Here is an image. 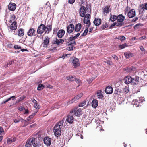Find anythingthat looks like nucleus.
<instances>
[{
  "mask_svg": "<svg viewBox=\"0 0 147 147\" xmlns=\"http://www.w3.org/2000/svg\"><path fill=\"white\" fill-rule=\"evenodd\" d=\"M86 10V7L84 6H82L80 9L79 13L81 16L84 17L83 20L84 23L87 24V27H89L91 25V23L90 22V16L89 14H87L85 15Z\"/></svg>",
  "mask_w": 147,
  "mask_h": 147,
  "instance_id": "1",
  "label": "nucleus"
},
{
  "mask_svg": "<svg viewBox=\"0 0 147 147\" xmlns=\"http://www.w3.org/2000/svg\"><path fill=\"white\" fill-rule=\"evenodd\" d=\"M64 121V119H63L58 122L54 127V134L57 137L59 136L61 134V128L63 126Z\"/></svg>",
  "mask_w": 147,
  "mask_h": 147,
  "instance_id": "2",
  "label": "nucleus"
},
{
  "mask_svg": "<svg viewBox=\"0 0 147 147\" xmlns=\"http://www.w3.org/2000/svg\"><path fill=\"white\" fill-rule=\"evenodd\" d=\"M36 138H32L27 140L25 146L26 147H39V144L35 141Z\"/></svg>",
  "mask_w": 147,
  "mask_h": 147,
  "instance_id": "3",
  "label": "nucleus"
},
{
  "mask_svg": "<svg viewBox=\"0 0 147 147\" xmlns=\"http://www.w3.org/2000/svg\"><path fill=\"white\" fill-rule=\"evenodd\" d=\"M71 62L73 63V65L75 68L79 66L80 65V62H79V59L76 58H71L70 60Z\"/></svg>",
  "mask_w": 147,
  "mask_h": 147,
  "instance_id": "4",
  "label": "nucleus"
},
{
  "mask_svg": "<svg viewBox=\"0 0 147 147\" xmlns=\"http://www.w3.org/2000/svg\"><path fill=\"white\" fill-rule=\"evenodd\" d=\"M65 40L67 45H71L72 44L75 45V40L73 39L72 37L65 38Z\"/></svg>",
  "mask_w": 147,
  "mask_h": 147,
  "instance_id": "5",
  "label": "nucleus"
},
{
  "mask_svg": "<svg viewBox=\"0 0 147 147\" xmlns=\"http://www.w3.org/2000/svg\"><path fill=\"white\" fill-rule=\"evenodd\" d=\"M45 25L41 24L38 27L37 32L38 34H41L45 32Z\"/></svg>",
  "mask_w": 147,
  "mask_h": 147,
  "instance_id": "6",
  "label": "nucleus"
},
{
  "mask_svg": "<svg viewBox=\"0 0 147 147\" xmlns=\"http://www.w3.org/2000/svg\"><path fill=\"white\" fill-rule=\"evenodd\" d=\"M27 34L29 36L32 37L36 35V31L34 28H30L27 31Z\"/></svg>",
  "mask_w": 147,
  "mask_h": 147,
  "instance_id": "7",
  "label": "nucleus"
},
{
  "mask_svg": "<svg viewBox=\"0 0 147 147\" xmlns=\"http://www.w3.org/2000/svg\"><path fill=\"white\" fill-rule=\"evenodd\" d=\"M132 77L129 76L125 77L123 80V82L126 84H129L132 82Z\"/></svg>",
  "mask_w": 147,
  "mask_h": 147,
  "instance_id": "8",
  "label": "nucleus"
},
{
  "mask_svg": "<svg viewBox=\"0 0 147 147\" xmlns=\"http://www.w3.org/2000/svg\"><path fill=\"white\" fill-rule=\"evenodd\" d=\"M75 30L74 26L73 24L69 25L67 28V32L69 34L71 33Z\"/></svg>",
  "mask_w": 147,
  "mask_h": 147,
  "instance_id": "9",
  "label": "nucleus"
},
{
  "mask_svg": "<svg viewBox=\"0 0 147 147\" xmlns=\"http://www.w3.org/2000/svg\"><path fill=\"white\" fill-rule=\"evenodd\" d=\"M44 144L47 146H49L51 144V139L49 137H45L44 138Z\"/></svg>",
  "mask_w": 147,
  "mask_h": 147,
  "instance_id": "10",
  "label": "nucleus"
},
{
  "mask_svg": "<svg viewBox=\"0 0 147 147\" xmlns=\"http://www.w3.org/2000/svg\"><path fill=\"white\" fill-rule=\"evenodd\" d=\"M113 91L112 87L110 86L106 87L105 89V92L107 94H112Z\"/></svg>",
  "mask_w": 147,
  "mask_h": 147,
  "instance_id": "11",
  "label": "nucleus"
},
{
  "mask_svg": "<svg viewBox=\"0 0 147 147\" xmlns=\"http://www.w3.org/2000/svg\"><path fill=\"white\" fill-rule=\"evenodd\" d=\"M16 8V4L13 3H10L8 5V9L9 10L14 11Z\"/></svg>",
  "mask_w": 147,
  "mask_h": 147,
  "instance_id": "12",
  "label": "nucleus"
},
{
  "mask_svg": "<svg viewBox=\"0 0 147 147\" xmlns=\"http://www.w3.org/2000/svg\"><path fill=\"white\" fill-rule=\"evenodd\" d=\"M52 30V26L48 24L47 26H45V33L48 34L49 32L51 31Z\"/></svg>",
  "mask_w": 147,
  "mask_h": 147,
  "instance_id": "13",
  "label": "nucleus"
},
{
  "mask_svg": "<svg viewBox=\"0 0 147 147\" xmlns=\"http://www.w3.org/2000/svg\"><path fill=\"white\" fill-rule=\"evenodd\" d=\"M135 16V12L134 9H132L128 13V16L129 18H132Z\"/></svg>",
  "mask_w": 147,
  "mask_h": 147,
  "instance_id": "14",
  "label": "nucleus"
},
{
  "mask_svg": "<svg viewBox=\"0 0 147 147\" xmlns=\"http://www.w3.org/2000/svg\"><path fill=\"white\" fill-rule=\"evenodd\" d=\"M125 19V17L122 14H119L117 16V20L118 22H123Z\"/></svg>",
  "mask_w": 147,
  "mask_h": 147,
  "instance_id": "15",
  "label": "nucleus"
},
{
  "mask_svg": "<svg viewBox=\"0 0 147 147\" xmlns=\"http://www.w3.org/2000/svg\"><path fill=\"white\" fill-rule=\"evenodd\" d=\"M65 33V31L62 29L60 30L57 32V35L58 37L61 38L64 35Z\"/></svg>",
  "mask_w": 147,
  "mask_h": 147,
  "instance_id": "16",
  "label": "nucleus"
},
{
  "mask_svg": "<svg viewBox=\"0 0 147 147\" xmlns=\"http://www.w3.org/2000/svg\"><path fill=\"white\" fill-rule=\"evenodd\" d=\"M74 118L73 116L69 115L67 116L66 121L69 123H72L74 121Z\"/></svg>",
  "mask_w": 147,
  "mask_h": 147,
  "instance_id": "17",
  "label": "nucleus"
},
{
  "mask_svg": "<svg viewBox=\"0 0 147 147\" xmlns=\"http://www.w3.org/2000/svg\"><path fill=\"white\" fill-rule=\"evenodd\" d=\"M93 22L95 25L98 26L101 24V20L100 18H97L95 19Z\"/></svg>",
  "mask_w": 147,
  "mask_h": 147,
  "instance_id": "18",
  "label": "nucleus"
},
{
  "mask_svg": "<svg viewBox=\"0 0 147 147\" xmlns=\"http://www.w3.org/2000/svg\"><path fill=\"white\" fill-rule=\"evenodd\" d=\"M64 41V40L62 39H58L57 38L56 39V40L53 41V44H56L58 45L60 44H63Z\"/></svg>",
  "mask_w": 147,
  "mask_h": 147,
  "instance_id": "19",
  "label": "nucleus"
},
{
  "mask_svg": "<svg viewBox=\"0 0 147 147\" xmlns=\"http://www.w3.org/2000/svg\"><path fill=\"white\" fill-rule=\"evenodd\" d=\"M74 115H75L79 117L82 114V110L80 108H79L76 110L74 111Z\"/></svg>",
  "mask_w": 147,
  "mask_h": 147,
  "instance_id": "20",
  "label": "nucleus"
},
{
  "mask_svg": "<svg viewBox=\"0 0 147 147\" xmlns=\"http://www.w3.org/2000/svg\"><path fill=\"white\" fill-rule=\"evenodd\" d=\"M140 11L143 12L144 10H147V2L145 5H141L140 6Z\"/></svg>",
  "mask_w": 147,
  "mask_h": 147,
  "instance_id": "21",
  "label": "nucleus"
},
{
  "mask_svg": "<svg viewBox=\"0 0 147 147\" xmlns=\"http://www.w3.org/2000/svg\"><path fill=\"white\" fill-rule=\"evenodd\" d=\"M82 27L81 24L80 23L77 24L74 27L75 31L78 32L79 31Z\"/></svg>",
  "mask_w": 147,
  "mask_h": 147,
  "instance_id": "22",
  "label": "nucleus"
},
{
  "mask_svg": "<svg viewBox=\"0 0 147 147\" xmlns=\"http://www.w3.org/2000/svg\"><path fill=\"white\" fill-rule=\"evenodd\" d=\"M102 93V90H98L97 92V96L100 99H102L103 97Z\"/></svg>",
  "mask_w": 147,
  "mask_h": 147,
  "instance_id": "23",
  "label": "nucleus"
},
{
  "mask_svg": "<svg viewBox=\"0 0 147 147\" xmlns=\"http://www.w3.org/2000/svg\"><path fill=\"white\" fill-rule=\"evenodd\" d=\"M98 103L97 100L96 99H94L92 103V105L93 107L96 108L98 105Z\"/></svg>",
  "mask_w": 147,
  "mask_h": 147,
  "instance_id": "24",
  "label": "nucleus"
},
{
  "mask_svg": "<svg viewBox=\"0 0 147 147\" xmlns=\"http://www.w3.org/2000/svg\"><path fill=\"white\" fill-rule=\"evenodd\" d=\"M123 93V91L118 88L115 89L114 91V94H115L121 95Z\"/></svg>",
  "mask_w": 147,
  "mask_h": 147,
  "instance_id": "25",
  "label": "nucleus"
},
{
  "mask_svg": "<svg viewBox=\"0 0 147 147\" xmlns=\"http://www.w3.org/2000/svg\"><path fill=\"white\" fill-rule=\"evenodd\" d=\"M24 29L21 28L18 31V34L20 36H22L24 35Z\"/></svg>",
  "mask_w": 147,
  "mask_h": 147,
  "instance_id": "26",
  "label": "nucleus"
},
{
  "mask_svg": "<svg viewBox=\"0 0 147 147\" xmlns=\"http://www.w3.org/2000/svg\"><path fill=\"white\" fill-rule=\"evenodd\" d=\"M16 22L13 21L10 26V29L12 30H16L17 29Z\"/></svg>",
  "mask_w": 147,
  "mask_h": 147,
  "instance_id": "27",
  "label": "nucleus"
},
{
  "mask_svg": "<svg viewBox=\"0 0 147 147\" xmlns=\"http://www.w3.org/2000/svg\"><path fill=\"white\" fill-rule=\"evenodd\" d=\"M49 38L48 36L45 37V40H44L43 43L46 47H47L49 44Z\"/></svg>",
  "mask_w": 147,
  "mask_h": 147,
  "instance_id": "28",
  "label": "nucleus"
},
{
  "mask_svg": "<svg viewBox=\"0 0 147 147\" xmlns=\"http://www.w3.org/2000/svg\"><path fill=\"white\" fill-rule=\"evenodd\" d=\"M110 20L112 22H114L117 20V16L115 15H112L110 14Z\"/></svg>",
  "mask_w": 147,
  "mask_h": 147,
  "instance_id": "29",
  "label": "nucleus"
},
{
  "mask_svg": "<svg viewBox=\"0 0 147 147\" xmlns=\"http://www.w3.org/2000/svg\"><path fill=\"white\" fill-rule=\"evenodd\" d=\"M124 55L126 58L127 59L131 57L133 55V53L129 52H125L124 53Z\"/></svg>",
  "mask_w": 147,
  "mask_h": 147,
  "instance_id": "30",
  "label": "nucleus"
},
{
  "mask_svg": "<svg viewBox=\"0 0 147 147\" xmlns=\"http://www.w3.org/2000/svg\"><path fill=\"white\" fill-rule=\"evenodd\" d=\"M36 113H34L32 114L31 115L29 116L28 118L26 119L25 120L26 122H27L29 121H30L31 119H32L34 116L35 115Z\"/></svg>",
  "mask_w": 147,
  "mask_h": 147,
  "instance_id": "31",
  "label": "nucleus"
},
{
  "mask_svg": "<svg viewBox=\"0 0 147 147\" xmlns=\"http://www.w3.org/2000/svg\"><path fill=\"white\" fill-rule=\"evenodd\" d=\"M109 6H106L103 9V12L105 13H109V11L110 10V9H109Z\"/></svg>",
  "mask_w": 147,
  "mask_h": 147,
  "instance_id": "32",
  "label": "nucleus"
},
{
  "mask_svg": "<svg viewBox=\"0 0 147 147\" xmlns=\"http://www.w3.org/2000/svg\"><path fill=\"white\" fill-rule=\"evenodd\" d=\"M86 27L87 28H86L84 31V32L82 34L81 36H85L87 35V34L88 32V27H87V24H86Z\"/></svg>",
  "mask_w": 147,
  "mask_h": 147,
  "instance_id": "33",
  "label": "nucleus"
},
{
  "mask_svg": "<svg viewBox=\"0 0 147 147\" xmlns=\"http://www.w3.org/2000/svg\"><path fill=\"white\" fill-rule=\"evenodd\" d=\"M140 102H139L136 99L135 100H134L132 102V104L134 105H135L136 107H138L139 106V103H140Z\"/></svg>",
  "mask_w": 147,
  "mask_h": 147,
  "instance_id": "34",
  "label": "nucleus"
},
{
  "mask_svg": "<svg viewBox=\"0 0 147 147\" xmlns=\"http://www.w3.org/2000/svg\"><path fill=\"white\" fill-rule=\"evenodd\" d=\"M128 46V45L126 43H125L121 45H120L119 46V48L120 49H122L125 48L127 47Z\"/></svg>",
  "mask_w": 147,
  "mask_h": 147,
  "instance_id": "35",
  "label": "nucleus"
},
{
  "mask_svg": "<svg viewBox=\"0 0 147 147\" xmlns=\"http://www.w3.org/2000/svg\"><path fill=\"white\" fill-rule=\"evenodd\" d=\"M45 87L44 85L42 84H39L38 85L37 90H40L42 89H43Z\"/></svg>",
  "mask_w": 147,
  "mask_h": 147,
  "instance_id": "36",
  "label": "nucleus"
},
{
  "mask_svg": "<svg viewBox=\"0 0 147 147\" xmlns=\"http://www.w3.org/2000/svg\"><path fill=\"white\" fill-rule=\"evenodd\" d=\"M129 91V88L128 87H125L124 88L123 90V93H124L125 94L127 93Z\"/></svg>",
  "mask_w": 147,
  "mask_h": 147,
  "instance_id": "37",
  "label": "nucleus"
},
{
  "mask_svg": "<svg viewBox=\"0 0 147 147\" xmlns=\"http://www.w3.org/2000/svg\"><path fill=\"white\" fill-rule=\"evenodd\" d=\"M24 98L25 97L24 96H22L20 97V98H18V99L16 101V102L17 103H19L21 101L24 100Z\"/></svg>",
  "mask_w": 147,
  "mask_h": 147,
  "instance_id": "38",
  "label": "nucleus"
},
{
  "mask_svg": "<svg viewBox=\"0 0 147 147\" xmlns=\"http://www.w3.org/2000/svg\"><path fill=\"white\" fill-rule=\"evenodd\" d=\"M78 100V99L76 98V97H75L74 98H73L71 100H70L68 102V104H71L74 102H75L76 100Z\"/></svg>",
  "mask_w": 147,
  "mask_h": 147,
  "instance_id": "39",
  "label": "nucleus"
},
{
  "mask_svg": "<svg viewBox=\"0 0 147 147\" xmlns=\"http://www.w3.org/2000/svg\"><path fill=\"white\" fill-rule=\"evenodd\" d=\"M121 41H123L125 39V38L123 36H121L116 38Z\"/></svg>",
  "mask_w": 147,
  "mask_h": 147,
  "instance_id": "40",
  "label": "nucleus"
},
{
  "mask_svg": "<svg viewBox=\"0 0 147 147\" xmlns=\"http://www.w3.org/2000/svg\"><path fill=\"white\" fill-rule=\"evenodd\" d=\"M139 77H138L135 76L134 78H132V82H138L139 81Z\"/></svg>",
  "mask_w": 147,
  "mask_h": 147,
  "instance_id": "41",
  "label": "nucleus"
},
{
  "mask_svg": "<svg viewBox=\"0 0 147 147\" xmlns=\"http://www.w3.org/2000/svg\"><path fill=\"white\" fill-rule=\"evenodd\" d=\"M67 79L70 81H73L75 80V78L71 76L67 77Z\"/></svg>",
  "mask_w": 147,
  "mask_h": 147,
  "instance_id": "42",
  "label": "nucleus"
},
{
  "mask_svg": "<svg viewBox=\"0 0 147 147\" xmlns=\"http://www.w3.org/2000/svg\"><path fill=\"white\" fill-rule=\"evenodd\" d=\"M86 102L85 101H83L79 104V107H81L84 106L86 104Z\"/></svg>",
  "mask_w": 147,
  "mask_h": 147,
  "instance_id": "43",
  "label": "nucleus"
},
{
  "mask_svg": "<svg viewBox=\"0 0 147 147\" xmlns=\"http://www.w3.org/2000/svg\"><path fill=\"white\" fill-rule=\"evenodd\" d=\"M144 98L143 97H141L140 98H139L137 100L139 102H140V103L143 102V101H144Z\"/></svg>",
  "mask_w": 147,
  "mask_h": 147,
  "instance_id": "44",
  "label": "nucleus"
},
{
  "mask_svg": "<svg viewBox=\"0 0 147 147\" xmlns=\"http://www.w3.org/2000/svg\"><path fill=\"white\" fill-rule=\"evenodd\" d=\"M108 27V25L107 24V23H105V24L102 25L101 26V28L102 29H104L107 27Z\"/></svg>",
  "mask_w": 147,
  "mask_h": 147,
  "instance_id": "45",
  "label": "nucleus"
},
{
  "mask_svg": "<svg viewBox=\"0 0 147 147\" xmlns=\"http://www.w3.org/2000/svg\"><path fill=\"white\" fill-rule=\"evenodd\" d=\"M15 18V16L14 15H13L11 16L10 18V21H11V22H12L13 21H14V19Z\"/></svg>",
  "mask_w": 147,
  "mask_h": 147,
  "instance_id": "46",
  "label": "nucleus"
},
{
  "mask_svg": "<svg viewBox=\"0 0 147 147\" xmlns=\"http://www.w3.org/2000/svg\"><path fill=\"white\" fill-rule=\"evenodd\" d=\"M83 94L82 93H81L75 97H76V98L78 100L82 96Z\"/></svg>",
  "mask_w": 147,
  "mask_h": 147,
  "instance_id": "47",
  "label": "nucleus"
},
{
  "mask_svg": "<svg viewBox=\"0 0 147 147\" xmlns=\"http://www.w3.org/2000/svg\"><path fill=\"white\" fill-rule=\"evenodd\" d=\"M4 131L3 128L0 126V134L1 135L4 134Z\"/></svg>",
  "mask_w": 147,
  "mask_h": 147,
  "instance_id": "48",
  "label": "nucleus"
},
{
  "mask_svg": "<svg viewBox=\"0 0 147 147\" xmlns=\"http://www.w3.org/2000/svg\"><path fill=\"white\" fill-rule=\"evenodd\" d=\"M146 38V36H144L139 38L138 40H143L145 39Z\"/></svg>",
  "mask_w": 147,
  "mask_h": 147,
  "instance_id": "49",
  "label": "nucleus"
},
{
  "mask_svg": "<svg viewBox=\"0 0 147 147\" xmlns=\"http://www.w3.org/2000/svg\"><path fill=\"white\" fill-rule=\"evenodd\" d=\"M34 107L36 109H39V105L37 103V102L34 103Z\"/></svg>",
  "mask_w": 147,
  "mask_h": 147,
  "instance_id": "50",
  "label": "nucleus"
},
{
  "mask_svg": "<svg viewBox=\"0 0 147 147\" xmlns=\"http://www.w3.org/2000/svg\"><path fill=\"white\" fill-rule=\"evenodd\" d=\"M14 140H13L12 139L10 138H8L7 140V142L8 143L10 144L13 142Z\"/></svg>",
  "mask_w": 147,
  "mask_h": 147,
  "instance_id": "51",
  "label": "nucleus"
},
{
  "mask_svg": "<svg viewBox=\"0 0 147 147\" xmlns=\"http://www.w3.org/2000/svg\"><path fill=\"white\" fill-rule=\"evenodd\" d=\"M80 33H78L74 36L72 37V38H73V39L75 40L80 35Z\"/></svg>",
  "mask_w": 147,
  "mask_h": 147,
  "instance_id": "52",
  "label": "nucleus"
},
{
  "mask_svg": "<svg viewBox=\"0 0 147 147\" xmlns=\"http://www.w3.org/2000/svg\"><path fill=\"white\" fill-rule=\"evenodd\" d=\"M80 33H78L74 36L72 37V38H73V39L75 40L80 35Z\"/></svg>",
  "mask_w": 147,
  "mask_h": 147,
  "instance_id": "53",
  "label": "nucleus"
},
{
  "mask_svg": "<svg viewBox=\"0 0 147 147\" xmlns=\"http://www.w3.org/2000/svg\"><path fill=\"white\" fill-rule=\"evenodd\" d=\"M123 24V22H116L117 26H122Z\"/></svg>",
  "mask_w": 147,
  "mask_h": 147,
  "instance_id": "54",
  "label": "nucleus"
},
{
  "mask_svg": "<svg viewBox=\"0 0 147 147\" xmlns=\"http://www.w3.org/2000/svg\"><path fill=\"white\" fill-rule=\"evenodd\" d=\"M125 70L128 72H132V71L131 69V67L129 68H127L125 69Z\"/></svg>",
  "mask_w": 147,
  "mask_h": 147,
  "instance_id": "55",
  "label": "nucleus"
},
{
  "mask_svg": "<svg viewBox=\"0 0 147 147\" xmlns=\"http://www.w3.org/2000/svg\"><path fill=\"white\" fill-rule=\"evenodd\" d=\"M14 48L15 49H21V47L20 46H19L17 45H14Z\"/></svg>",
  "mask_w": 147,
  "mask_h": 147,
  "instance_id": "56",
  "label": "nucleus"
},
{
  "mask_svg": "<svg viewBox=\"0 0 147 147\" xmlns=\"http://www.w3.org/2000/svg\"><path fill=\"white\" fill-rule=\"evenodd\" d=\"M141 24H139V23L137 24L134 26V28H139V26L141 25Z\"/></svg>",
  "mask_w": 147,
  "mask_h": 147,
  "instance_id": "57",
  "label": "nucleus"
},
{
  "mask_svg": "<svg viewBox=\"0 0 147 147\" xmlns=\"http://www.w3.org/2000/svg\"><path fill=\"white\" fill-rule=\"evenodd\" d=\"M138 19V18L137 17H136L134 18L131 20V22H136Z\"/></svg>",
  "mask_w": 147,
  "mask_h": 147,
  "instance_id": "58",
  "label": "nucleus"
},
{
  "mask_svg": "<svg viewBox=\"0 0 147 147\" xmlns=\"http://www.w3.org/2000/svg\"><path fill=\"white\" fill-rule=\"evenodd\" d=\"M18 109L21 111H22L25 109V108L24 107H20L18 108Z\"/></svg>",
  "mask_w": 147,
  "mask_h": 147,
  "instance_id": "59",
  "label": "nucleus"
},
{
  "mask_svg": "<svg viewBox=\"0 0 147 147\" xmlns=\"http://www.w3.org/2000/svg\"><path fill=\"white\" fill-rule=\"evenodd\" d=\"M112 57L114 59H115L116 60H117L118 59V57L115 55H113Z\"/></svg>",
  "mask_w": 147,
  "mask_h": 147,
  "instance_id": "60",
  "label": "nucleus"
},
{
  "mask_svg": "<svg viewBox=\"0 0 147 147\" xmlns=\"http://www.w3.org/2000/svg\"><path fill=\"white\" fill-rule=\"evenodd\" d=\"M67 49L70 51L72 50H73V47L72 46H69L67 48Z\"/></svg>",
  "mask_w": 147,
  "mask_h": 147,
  "instance_id": "61",
  "label": "nucleus"
},
{
  "mask_svg": "<svg viewBox=\"0 0 147 147\" xmlns=\"http://www.w3.org/2000/svg\"><path fill=\"white\" fill-rule=\"evenodd\" d=\"M140 48V50H141V51L142 52H144V53H145V50L144 49V48H143V47L142 46H141Z\"/></svg>",
  "mask_w": 147,
  "mask_h": 147,
  "instance_id": "62",
  "label": "nucleus"
},
{
  "mask_svg": "<svg viewBox=\"0 0 147 147\" xmlns=\"http://www.w3.org/2000/svg\"><path fill=\"white\" fill-rule=\"evenodd\" d=\"M74 1L75 0H68L69 3L71 4H72Z\"/></svg>",
  "mask_w": 147,
  "mask_h": 147,
  "instance_id": "63",
  "label": "nucleus"
},
{
  "mask_svg": "<svg viewBox=\"0 0 147 147\" xmlns=\"http://www.w3.org/2000/svg\"><path fill=\"white\" fill-rule=\"evenodd\" d=\"M131 69L132 71H132H134L136 70V68L133 66H132L131 67Z\"/></svg>",
  "mask_w": 147,
  "mask_h": 147,
  "instance_id": "64",
  "label": "nucleus"
}]
</instances>
